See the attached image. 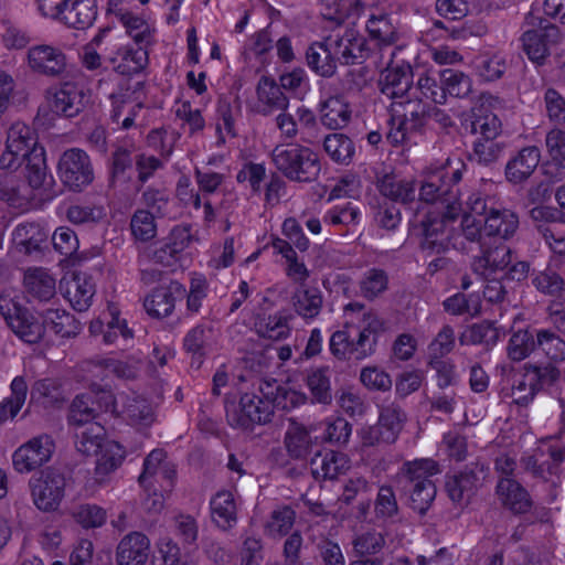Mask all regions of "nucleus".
Segmentation results:
<instances>
[{
  "mask_svg": "<svg viewBox=\"0 0 565 565\" xmlns=\"http://www.w3.org/2000/svg\"><path fill=\"white\" fill-rule=\"evenodd\" d=\"M23 163L26 183L12 175L0 177V200L15 207L26 206L35 198V190L47 179L45 150L38 141L36 132L28 125L17 121L8 130L6 149L0 156V169L15 171Z\"/></svg>",
  "mask_w": 565,
  "mask_h": 565,
  "instance_id": "nucleus-1",
  "label": "nucleus"
},
{
  "mask_svg": "<svg viewBox=\"0 0 565 565\" xmlns=\"http://www.w3.org/2000/svg\"><path fill=\"white\" fill-rule=\"evenodd\" d=\"M23 163L26 183L12 175L0 177V200L15 207L26 206L35 198V190L47 179L45 150L38 141L36 132L28 125L17 121L8 130L6 149L0 156V169L15 171Z\"/></svg>",
  "mask_w": 565,
  "mask_h": 565,
  "instance_id": "nucleus-2",
  "label": "nucleus"
},
{
  "mask_svg": "<svg viewBox=\"0 0 565 565\" xmlns=\"http://www.w3.org/2000/svg\"><path fill=\"white\" fill-rule=\"evenodd\" d=\"M307 396L295 390L280 388L275 383L263 382L252 392L241 396L239 404L226 411L228 424L235 428L249 429L271 420L275 405L284 408L303 404Z\"/></svg>",
  "mask_w": 565,
  "mask_h": 565,
  "instance_id": "nucleus-3",
  "label": "nucleus"
},
{
  "mask_svg": "<svg viewBox=\"0 0 565 565\" xmlns=\"http://www.w3.org/2000/svg\"><path fill=\"white\" fill-rule=\"evenodd\" d=\"M466 170V164L458 158H448L446 163L431 170L425 177L419 189V200L425 203L440 205L438 214L455 220L462 211L458 191L454 190Z\"/></svg>",
  "mask_w": 565,
  "mask_h": 565,
  "instance_id": "nucleus-4",
  "label": "nucleus"
},
{
  "mask_svg": "<svg viewBox=\"0 0 565 565\" xmlns=\"http://www.w3.org/2000/svg\"><path fill=\"white\" fill-rule=\"evenodd\" d=\"M438 472V463L430 458L414 459L402 465L398 472L402 491L415 512L425 514L431 507L437 493L433 477Z\"/></svg>",
  "mask_w": 565,
  "mask_h": 565,
  "instance_id": "nucleus-5",
  "label": "nucleus"
},
{
  "mask_svg": "<svg viewBox=\"0 0 565 565\" xmlns=\"http://www.w3.org/2000/svg\"><path fill=\"white\" fill-rule=\"evenodd\" d=\"M271 159L276 169L294 182H312L321 171L318 154L298 143L276 146L271 152Z\"/></svg>",
  "mask_w": 565,
  "mask_h": 565,
  "instance_id": "nucleus-6",
  "label": "nucleus"
},
{
  "mask_svg": "<svg viewBox=\"0 0 565 565\" xmlns=\"http://www.w3.org/2000/svg\"><path fill=\"white\" fill-rule=\"evenodd\" d=\"M558 377V369L551 363L543 366L524 365L523 372L513 376L510 394L513 403L527 406L542 387L552 385Z\"/></svg>",
  "mask_w": 565,
  "mask_h": 565,
  "instance_id": "nucleus-7",
  "label": "nucleus"
},
{
  "mask_svg": "<svg viewBox=\"0 0 565 565\" xmlns=\"http://www.w3.org/2000/svg\"><path fill=\"white\" fill-rule=\"evenodd\" d=\"M0 313L22 341L36 343L43 337V326L10 294L0 295Z\"/></svg>",
  "mask_w": 565,
  "mask_h": 565,
  "instance_id": "nucleus-8",
  "label": "nucleus"
},
{
  "mask_svg": "<svg viewBox=\"0 0 565 565\" xmlns=\"http://www.w3.org/2000/svg\"><path fill=\"white\" fill-rule=\"evenodd\" d=\"M256 298V303H254L253 300L243 310L255 313L253 327L256 333L262 338L275 341L286 339L291 331L289 323L291 316L287 310H279L269 316L256 312L257 307H260V310H266L273 307V302L268 296L258 294Z\"/></svg>",
  "mask_w": 565,
  "mask_h": 565,
  "instance_id": "nucleus-9",
  "label": "nucleus"
},
{
  "mask_svg": "<svg viewBox=\"0 0 565 565\" xmlns=\"http://www.w3.org/2000/svg\"><path fill=\"white\" fill-rule=\"evenodd\" d=\"M562 31L558 26L552 23H541L537 29H531L523 33L522 45L529 60L536 66L544 64L548 56L556 53L557 45L562 42Z\"/></svg>",
  "mask_w": 565,
  "mask_h": 565,
  "instance_id": "nucleus-10",
  "label": "nucleus"
},
{
  "mask_svg": "<svg viewBox=\"0 0 565 565\" xmlns=\"http://www.w3.org/2000/svg\"><path fill=\"white\" fill-rule=\"evenodd\" d=\"M447 221L444 214L433 216L431 212L425 220L422 221L423 226V239L420 242V248L427 256L441 255L446 253L450 247L456 249L466 250L467 247L463 243L458 242V237L451 235V228L448 227Z\"/></svg>",
  "mask_w": 565,
  "mask_h": 565,
  "instance_id": "nucleus-11",
  "label": "nucleus"
},
{
  "mask_svg": "<svg viewBox=\"0 0 565 565\" xmlns=\"http://www.w3.org/2000/svg\"><path fill=\"white\" fill-rule=\"evenodd\" d=\"M31 494L35 507L45 512L58 508L64 497L65 478L54 470H45L30 480Z\"/></svg>",
  "mask_w": 565,
  "mask_h": 565,
  "instance_id": "nucleus-12",
  "label": "nucleus"
},
{
  "mask_svg": "<svg viewBox=\"0 0 565 565\" xmlns=\"http://www.w3.org/2000/svg\"><path fill=\"white\" fill-rule=\"evenodd\" d=\"M58 174L71 190L81 191L94 179L89 157L81 149L66 150L58 162Z\"/></svg>",
  "mask_w": 565,
  "mask_h": 565,
  "instance_id": "nucleus-13",
  "label": "nucleus"
},
{
  "mask_svg": "<svg viewBox=\"0 0 565 565\" xmlns=\"http://www.w3.org/2000/svg\"><path fill=\"white\" fill-rule=\"evenodd\" d=\"M406 420L407 415L397 403L393 402L383 406L377 424L370 427L367 434L364 436V443L367 445L395 443Z\"/></svg>",
  "mask_w": 565,
  "mask_h": 565,
  "instance_id": "nucleus-14",
  "label": "nucleus"
},
{
  "mask_svg": "<svg viewBox=\"0 0 565 565\" xmlns=\"http://www.w3.org/2000/svg\"><path fill=\"white\" fill-rule=\"evenodd\" d=\"M54 448L51 436L45 434L36 436L13 452V467L20 473L31 472L51 459Z\"/></svg>",
  "mask_w": 565,
  "mask_h": 565,
  "instance_id": "nucleus-15",
  "label": "nucleus"
},
{
  "mask_svg": "<svg viewBox=\"0 0 565 565\" xmlns=\"http://www.w3.org/2000/svg\"><path fill=\"white\" fill-rule=\"evenodd\" d=\"M119 401L120 406L116 417H120L128 425L142 429L150 427L154 423V408L143 396L135 392H120Z\"/></svg>",
  "mask_w": 565,
  "mask_h": 565,
  "instance_id": "nucleus-16",
  "label": "nucleus"
},
{
  "mask_svg": "<svg viewBox=\"0 0 565 565\" xmlns=\"http://www.w3.org/2000/svg\"><path fill=\"white\" fill-rule=\"evenodd\" d=\"M191 241L190 226H174L153 250V260L166 267L174 266L180 262L182 253L189 247Z\"/></svg>",
  "mask_w": 565,
  "mask_h": 565,
  "instance_id": "nucleus-17",
  "label": "nucleus"
},
{
  "mask_svg": "<svg viewBox=\"0 0 565 565\" xmlns=\"http://www.w3.org/2000/svg\"><path fill=\"white\" fill-rule=\"evenodd\" d=\"M481 255L473 257L471 270L481 278H488L497 270L504 269L511 263V249L504 243H480Z\"/></svg>",
  "mask_w": 565,
  "mask_h": 565,
  "instance_id": "nucleus-18",
  "label": "nucleus"
},
{
  "mask_svg": "<svg viewBox=\"0 0 565 565\" xmlns=\"http://www.w3.org/2000/svg\"><path fill=\"white\" fill-rule=\"evenodd\" d=\"M185 291L181 282L172 280L166 286L153 289L146 297L143 307L153 318L169 317L174 310L177 299L181 298Z\"/></svg>",
  "mask_w": 565,
  "mask_h": 565,
  "instance_id": "nucleus-19",
  "label": "nucleus"
},
{
  "mask_svg": "<svg viewBox=\"0 0 565 565\" xmlns=\"http://www.w3.org/2000/svg\"><path fill=\"white\" fill-rule=\"evenodd\" d=\"M109 99V118L111 122L124 130L136 127V119L145 108V104L140 102V98L114 92L110 94Z\"/></svg>",
  "mask_w": 565,
  "mask_h": 565,
  "instance_id": "nucleus-20",
  "label": "nucleus"
},
{
  "mask_svg": "<svg viewBox=\"0 0 565 565\" xmlns=\"http://www.w3.org/2000/svg\"><path fill=\"white\" fill-rule=\"evenodd\" d=\"M150 555V540L141 532L125 535L116 548L117 565H146Z\"/></svg>",
  "mask_w": 565,
  "mask_h": 565,
  "instance_id": "nucleus-21",
  "label": "nucleus"
},
{
  "mask_svg": "<svg viewBox=\"0 0 565 565\" xmlns=\"http://www.w3.org/2000/svg\"><path fill=\"white\" fill-rule=\"evenodd\" d=\"M256 111L263 116H269L275 113L287 110L289 99L281 90L278 83L269 76H263L256 89Z\"/></svg>",
  "mask_w": 565,
  "mask_h": 565,
  "instance_id": "nucleus-22",
  "label": "nucleus"
},
{
  "mask_svg": "<svg viewBox=\"0 0 565 565\" xmlns=\"http://www.w3.org/2000/svg\"><path fill=\"white\" fill-rule=\"evenodd\" d=\"M541 151L536 146H527L518 151L505 166V178L510 183L520 184L527 180L537 168Z\"/></svg>",
  "mask_w": 565,
  "mask_h": 565,
  "instance_id": "nucleus-23",
  "label": "nucleus"
},
{
  "mask_svg": "<svg viewBox=\"0 0 565 565\" xmlns=\"http://www.w3.org/2000/svg\"><path fill=\"white\" fill-rule=\"evenodd\" d=\"M565 459V446L551 441L542 444L535 454L525 459V468L534 475L544 477L554 473Z\"/></svg>",
  "mask_w": 565,
  "mask_h": 565,
  "instance_id": "nucleus-24",
  "label": "nucleus"
},
{
  "mask_svg": "<svg viewBox=\"0 0 565 565\" xmlns=\"http://www.w3.org/2000/svg\"><path fill=\"white\" fill-rule=\"evenodd\" d=\"M349 468L350 460L348 456L339 451H319L310 460V470L317 480L335 479Z\"/></svg>",
  "mask_w": 565,
  "mask_h": 565,
  "instance_id": "nucleus-25",
  "label": "nucleus"
},
{
  "mask_svg": "<svg viewBox=\"0 0 565 565\" xmlns=\"http://www.w3.org/2000/svg\"><path fill=\"white\" fill-rule=\"evenodd\" d=\"M213 341V328L209 323H199L184 335L182 348L190 356L191 364L200 367Z\"/></svg>",
  "mask_w": 565,
  "mask_h": 565,
  "instance_id": "nucleus-26",
  "label": "nucleus"
},
{
  "mask_svg": "<svg viewBox=\"0 0 565 565\" xmlns=\"http://www.w3.org/2000/svg\"><path fill=\"white\" fill-rule=\"evenodd\" d=\"M497 494L502 505L515 514L527 513L533 507L527 490L514 479L502 478L497 486Z\"/></svg>",
  "mask_w": 565,
  "mask_h": 565,
  "instance_id": "nucleus-27",
  "label": "nucleus"
},
{
  "mask_svg": "<svg viewBox=\"0 0 565 565\" xmlns=\"http://www.w3.org/2000/svg\"><path fill=\"white\" fill-rule=\"evenodd\" d=\"M82 94L72 84H64L47 92L46 100L52 113L65 117H74L82 106Z\"/></svg>",
  "mask_w": 565,
  "mask_h": 565,
  "instance_id": "nucleus-28",
  "label": "nucleus"
},
{
  "mask_svg": "<svg viewBox=\"0 0 565 565\" xmlns=\"http://www.w3.org/2000/svg\"><path fill=\"white\" fill-rule=\"evenodd\" d=\"M95 295V284L92 277L83 273H75L65 281V298L77 311H86Z\"/></svg>",
  "mask_w": 565,
  "mask_h": 565,
  "instance_id": "nucleus-29",
  "label": "nucleus"
},
{
  "mask_svg": "<svg viewBox=\"0 0 565 565\" xmlns=\"http://www.w3.org/2000/svg\"><path fill=\"white\" fill-rule=\"evenodd\" d=\"M291 305L299 317L312 321L321 312L323 296L318 287L300 285L291 296Z\"/></svg>",
  "mask_w": 565,
  "mask_h": 565,
  "instance_id": "nucleus-30",
  "label": "nucleus"
},
{
  "mask_svg": "<svg viewBox=\"0 0 565 565\" xmlns=\"http://www.w3.org/2000/svg\"><path fill=\"white\" fill-rule=\"evenodd\" d=\"M28 65L32 71H63L68 66V58L60 49L41 44L29 50Z\"/></svg>",
  "mask_w": 565,
  "mask_h": 565,
  "instance_id": "nucleus-31",
  "label": "nucleus"
},
{
  "mask_svg": "<svg viewBox=\"0 0 565 565\" xmlns=\"http://www.w3.org/2000/svg\"><path fill=\"white\" fill-rule=\"evenodd\" d=\"M23 285L28 296L39 301H49L56 294L55 278L41 267L25 270Z\"/></svg>",
  "mask_w": 565,
  "mask_h": 565,
  "instance_id": "nucleus-32",
  "label": "nucleus"
},
{
  "mask_svg": "<svg viewBox=\"0 0 565 565\" xmlns=\"http://www.w3.org/2000/svg\"><path fill=\"white\" fill-rule=\"evenodd\" d=\"M331 38L337 60L348 64L364 57L365 42L354 30H347L342 35V29L338 26Z\"/></svg>",
  "mask_w": 565,
  "mask_h": 565,
  "instance_id": "nucleus-33",
  "label": "nucleus"
},
{
  "mask_svg": "<svg viewBox=\"0 0 565 565\" xmlns=\"http://www.w3.org/2000/svg\"><path fill=\"white\" fill-rule=\"evenodd\" d=\"M47 238L46 231L35 222L19 224L12 233L14 248L24 255L38 253Z\"/></svg>",
  "mask_w": 565,
  "mask_h": 565,
  "instance_id": "nucleus-34",
  "label": "nucleus"
},
{
  "mask_svg": "<svg viewBox=\"0 0 565 565\" xmlns=\"http://www.w3.org/2000/svg\"><path fill=\"white\" fill-rule=\"evenodd\" d=\"M43 332L50 330L61 338L75 337L81 323L73 315L61 308H49L41 313Z\"/></svg>",
  "mask_w": 565,
  "mask_h": 565,
  "instance_id": "nucleus-35",
  "label": "nucleus"
},
{
  "mask_svg": "<svg viewBox=\"0 0 565 565\" xmlns=\"http://www.w3.org/2000/svg\"><path fill=\"white\" fill-rule=\"evenodd\" d=\"M519 226L516 214L509 209L490 207L484 218V230L489 236L509 238Z\"/></svg>",
  "mask_w": 565,
  "mask_h": 565,
  "instance_id": "nucleus-36",
  "label": "nucleus"
},
{
  "mask_svg": "<svg viewBox=\"0 0 565 565\" xmlns=\"http://www.w3.org/2000/svg\"><path fill=\"white\" fill-rule=\"evenodd\" d=\"M306 385L312 403L330 405L332 402L331 371L328 366L310 369L306 375Z\"/></svg>",
  "mask_w": 565,
  "mask_h": 565,
  "instance_id": "nucleus-37",
  "label": "nucleus"
},
{
  "mask_svg": "<svg viewBox=\"0 0 565 565\" xmlns=\"http://www.w3.org/2000/svg\"><path fill=\"white\" fill-rule=\"evenodd\" d=\"M382 195L401 203H411L415 200L416 186L414 181L399 179L393 174H384L377 181Z\"/></svg>",
  "mask_w": 565,
  "mask_h": 565,
  "instance_id": "nucleus-38",
  "label": "nucleus"
},
{
  "mask_svg": "<svg viewBox=\"0 0 565 565\" xmlns=\"http://www.w3.org/2000/svg\"><path fill=\"white\" fill-rule=\"evenodd\" d=\"M124 458L125 450L118 443L114 440L106 441L104 447L98 452L95 468L96 481L98 483L106 482L108 476L121 465Z\"/></svg>",
  "mask_w": 565,
  "mask_h": 565,
  "instance_id": "nucleus-39",
  "label": "nucleus"
},
{
  "mask_svg": "<svg viewBox=\"0 0 565 565\" xmlns=\"http://www.w3.org/2000/svg\"><path fill=\"white\" fill-rule=\"evenodd\" d=\"M75 429L76 449L86 456L98 455L107 441L105 428L99 423H90Z\"/></svg>",
  "mask_w": 565,
  "mask_h": 565,
  "instance_id": "nucleus-40",
  "label": "nucleus"
},
{
  "mask_svg": "<svg viewBox=\"0 0 565 565\" xmlns=\"http://www.w3.org/2000/svg\"><path fill=\"white\" fill-rule=\"evenodd\" d=\"M95 0H68L62 22L68 26L85 29L96 19Z\"/></svg>",
  "mask_w": 565,
  "mask_h": 565,
  "instance_id": "nucleus-41",
  "label": "nucleus"
},
{
  "mask_svg": "<svg viewBox=\"0 0 565 565\" xmlns=\"http://www.w3.org/2000/svg\"><path fill=\"white\" fill-rule=\"evenodd\" d=\"M350 119L351 110L342 98L330 97L321 104L320 120L328 129H341L349 124Z\"/></svg>",
  "mask_w": 565,
  "mask_h": 565,
  "instance_id": "nucleus-42",
  "label": "nucleus"
},
{
  "mask_svg": "<svg viewBox=\"0 0 565 565\" xmlns=\"http://www.w3.org/2000/svg\"><path fill=\"white\" fill-rule=\"evenodd\" d=\"M212 519L222 530H228L236 523V504L228 491L217 492L210 502Z\"/></svg>",
  "mask_w": 565,
  "mask_h": 565,
  "instance_id": "nucleus-43",
  "label": "nucleus"
},
{
  "mask_svg": "<svg viewBox=\"0 0 565 565\" xmlns=\"http://www.w3.org/2000/svg\"><path fill=\"white\" fill-rule=\"evenodd\" d=\"M471 132L480 135V138L495 139L501 132V121L483 104L471 109Z\"/></svg>",
  "mask_w": 565,
  "mask_h": 565,
  "instance_id": "nucleus-44",
  "label": "nucleus"
},
{
  "mask_svg": "<svg viewBox=\"0 0 565 565\" xmlns=\"http://www.w3.org/2000/svg\"><path fill=\"white\" fill-rule=\"evenodd\" d=\"M11 395L0 403V423L12 420L21 411L28 394V384L23 376H15L10 385Z\"/></svg>",
  "mask_w": 565,
  "mask_h": 565,
  "instance_id": "nucleus-45",
  "label": "nucleus"
},
{
  "mask_svg": "<svg viewBox=\"0 0 565 565\" xmlns=\"http://www.w3.org/2000/svg\"><path fill=\"white\" fill-rule=\"evenodd\" d=\"M217 115H218V124L217 130L224 138V135L227 137H235V124L236 120L242 115V106L238 98H220L217 103Z\"/></svg>",
  "mask_w": 565,
  "mask_h": 565,
  "instance_id": "nucleus-46",
  "label": "nucleus"
},
{
  "mask_svg": "<svg viewBox=\"0 0 565 565\" xmlns=\"http://www.w3.org/2000/svg\"><path fill=\"white\" fill-rule=\"evenodd\" d=\"M323 148L335 163L349 164L355 153L353 141L343 134H330L324 138Z\"/></svg>",
  "mask_w": 565,
  "mask_h": 565,
  "instance_id": "nucleus-47",
  "label": "nucleus"
},
{
  "mask_svg": "<svg viewBox=\"0 0 565 565\" xmlns=\"http://www.w3.org/2000/svg\"><path fill=\"white\" fill-rule=\"evenodd\" d=\"M94 401L90 394L77 395L71 406L67 416L68 424L75 428L96 423V408L93 406Z\"/></svg>",
  "mask_w": 565,
  "mask_h": 565,
  "instance_id": "nucleus-48",
  "label": "nucleus"
},
{
  "mask_svg": "<svg viewBox=\"0 0 565 565\" xmlns=\"http://www.w3.org/2000/svg\"><path fill=\"white\" fill-rule=\"evenodd\" d=\"M414 73H385L379 81L382 94L392 99L403 98L413 89Z\"/></svg>",
  "mask_w": 565,
  "mask_h": 565,
  "instance_id": "nucleus-49",
  "label": "nucleus"
},
{
  "mask_svg": "<svg viewBox=\"0 0 565 565\" xmlns=\"http://www.w3.org/2000/svg\"><path fill=\"white\" fill-rule=\"evenodd\" d=\"M307 64L313 71L326 67H335L334 45L331 35L324 42H317L310 45L306 54Z\"/></svg>",
  "mask_w": 565,
  "mask_h": 565,
  "instance_id": "nucleus-50",
  "label": "nucleus"
},
{
  "mask_svg": "<svg viewBox=\"0 0 565 565\" xmlns=\"http://www.w3.org/2000/svg\"><path fill=\"white\" fill-rule=\"evenodd\" d=\"M180 135L164 127L152 129L147 135V145L158 152L159 157L169 161Z\"/></svg>",
  "mask_w": 565,
  "mask_h": 565,
  "instance_id": "nucleus-51",
  "label": "nucleus"
},
{
  "mask_svg": "<svg viewBox=\"0 0 565 565\" xmlns=\"http://www.w3.org/2000/svg\"><path fill=\"white\" fill-rule=\"evenodd\" d=\"M476 476L472 472H460L449 477L446 481V490L455 503L467 501L476 488Z\"/></svg>",
  "mask_w": 565,
  "mask_h": 565,
  "instance_id": "nucleus-52",
  "label": "nucleus"
},
{
  "mask_svg": "<svg viewBox=\"0 0 565 565\" xmlns=\"http://www.w3.org/2000/svg\"><path fill=\"white\" fill-rule=\"evenodd\" d=\"M130 230L136 241L146 243L157 235V224L153 213L147 210H137L130 220Z\"/></svg>",
  "mask_w": 565,
  "mask_h": 565,
  "instance_id": "nucleus-53",
  "label": "nucleus"
},
{
  "mask_svg": "<svg viewBox=\"0 0 565 565\" xmlns=\"http://www.w3.org/2000/svg\"><path fill=\"white\" fill-rule=\"evenodd\" d=\"M398 512L399 508L393 488L387 484L381 486L374 502L375 518L381 521L393 520Z\"/></svg>",
  "mask_w": 565,
  "mask_h": 565,
  "instance_id": "nucleus-54",
  "label": "nucleus"
},
{
  "mask_svg": "<svg viewBox=\"0 0 565 565\" xmlns=\"http://www.w3.org/2000/svg\"><path fill=\"white\" fill-rule=\"evenodd\" d=\"M386 544L385 536L376 530H367L358 534L352 541L354 552L360 556L379 554Z\"/></svg>",
  "mask_w": 565,
  "mask_h": 565,
  "instance_id": "nucleus-55",
  "label": "nucleus"
},
{
  "mask_svg": "<svg viewBox=\"0 0 565 565\" xmlns=\"http://www.w3.org/2000/svg\"><path fill=\"white\" fill-rule=\"evenodd\" d=\"M311 438L308 430L300 425H291L285 436V445L288 454L296 459L308 454Z\"/></svg>",
  "mask_w": 565,
  "mask_h": 565,
  "instance_id": "nucleus-56",
  "label": "nucleus"
},
{
  "mask_svg": "<svg viewBox=\"0 0 565 565\" xmlns=\"http://www.w3.org/2000/svg\"><path fill=\"white\" fill-rule=\"evenodd\" d=\"M376 321L373 320L369 322L367 326L362 329L355 328V331L352 333V343H353V359L363 360L370 356L374 350L376 344V339L374 337L375 329L373 328V323Z\"/></svg>",
  "mask_w": 565,
  "mask_h": 565,
  "instance_id": "nucleus-57",
  "label": "nucleus"
},
{
  "mask_svg": "<svg viewBox=\"0 0 565 565\" xmlns=\"http://www.w3.org/2000/svg\"><path fill=\"white\" fill-rule=\"evenodd\" d=\"M537 348L552 361L565 360V341L547 329L536 332Z\"/></svg>",
  "mask_w": 565,
  "mask_h": 565,
  "instance_id": "nucleus-58",
  "label": "nucleus"
},
{
  "mask_svg": "<svg viewBox=\"0 0 565 565\" xmlns=\"http://www.w3.org/2000/svg\"><path fill=\"white\" fill-rule=\"evenodd\" d=\"M295 519L296 513L290 507H279L271 512L265 530L273 537L286 535L291 530Z\"/></svg>",
  "mask_w": 565,
  "mask_h": 565,
  "instance_id": "nucleus-59",
  "label": "nucleus"
},
{
  "mask_svg": "<svg viewBox=\"0 0 565 565\" xmlns=\"http://www.w3.org/2000/svg\"><path fill=\"white\" fill-rule=\"evenodd\" d=\"M109 317L104 331L106 344H115L119 339L127 342L134 338V331L128 327L126 319L120 318L116 308H109Z\"/></svg>",
  "mask_w": 565,
  "mask_h": 565,
  "instance_id": "nucleus-60",
  "label": "nucleus"
},
{
  "mask_svg": "<svg viewBox=\"0 0 565 565\" xmlns=\"http://www.w3.org/2000/svg\"><path fill=\"white\" fill-rule=\"evenodd\" d=\"M361 218V211L358 206L348 202L344 204H338L326 212L323 222L329 225H356Z\"/></svg>",
  "mask_w": 565,
  "mask_h": 565,
  "instance_id": "nucleus-61",
  "label": "nucleus"
},
{
  "mask_svg": "<svg viewBox=\"0 0 565 565\" xmlns=\"http://www.w3.org/2000/svg\"><path fill=\"white\" fill-rule=\"evenodd\" d=\"M531 276L533 286L544 295L556 296L564 289V279L551 268L533 271Z\"/></svg>",
  "mask_w": 565,
  "mask_h": 565,
  "instance_id": "nucleus-62",
  "label": "nucleus"
},
{
  "mask_svg": "<svg viewBox=\"0 0 565 565\" xmlns=\"http://www.w3.org/2000/svg\"><path fill=\"white\" fill-rule=\"evenodd\" d=\"M371 41L377 45L390 44L395 39V29L386 15H372L366 24Z\"/></svg>",
  "mask_w": 565,
  "mask_h": 565,
  "instance_id": "nucleus-63",
  "label": "nucleus"
},
{
  "mask_svg": "<svg viewBox=\"0 0 565 565\" xmlns=\"http://www.w3.org/2000/svg\"><path fill=\"white\" fill-rule=\"evenodd\" d=\"M387 284L388 277L383 269L371 268L360 281V290L365 298L374 299L387 288Z\"/></svg>",
  "mask_w": 565,
  "mask_h": 565,
  "instance_id": "nucleus-64",
  "label": "nucleus"
}]
</instances>
